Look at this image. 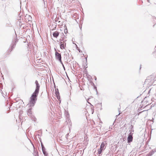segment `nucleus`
<instances>
[{"instance_id": "473e14b6", "label": "nucleus", "mask_w": 156, "mask_h": 156, "mask_svg": "<svg viewBox=\"0 0 156 156\" xmlns=\"http://www.w3.org/2000/svg\"><path fill=\"white\" fill-rule=\"evenodd\" d=\"M54 88H55V89H56L57 88H56V86L55 85H54Z\"/></svg>"}, {"instance_id": "c85d7f7f", "label": "nucleus", "mask_w": 156, "mask_h": 156, "mask_svg": "<svg viewBox=\"0 0 156 156\" xmlns=\"http://www.w3.org/2000/svg\"><path fill=\"white\" fill-rule=\"evenodd\" d=\"M68 54H64V55H65L66 56H67L68 55Z\"/></svg>"}, {"instance_id": "72a5a7b5", "label": "nucleus", "mask_w": 156, "mask_h": 156, "mask_svg": "<svg viewBox=\"0 0 156 156\" xmlns=\"http://www.w3.org/2000/svg\"><path fill=\"white\" fill-rule=\"evenodd\" d=\"M94 80H97V78H96V77H95V79H94Z\"/></svg>"}, {"instance_id": "7ed1b4c3", "label": "nucleus", "mask_w": 156, "mask_h": 156, "mask_svg": "<svg viewBox=\"0 0 156 156\" xmlns=\"http://www.w3.org/2000/svg\"><path fill=\"white\" fill-rule=\"evenodd\" d=\"M55 55L56 59L59 61H61V59H62L61 54L58 53L56 51L55 52Z\"/></svg>"}, {"instance_id": "2eb2a0df", "label": "nucleus", "mask_w": 156, "mask_h": 156, "mask_svg": "<svg viewBox=\"0 0 156 156\" xmlns=\"http://www.w3.org/2000/svg\"><path fill=\"white\" fill-rule=\"evenodd\" d=\"M12 50H13V49H12V48L10 47L8 49V50H7V51H8V52H9V53L11 52L12 51Z\"/></svg>"}, {"instance_id": "ddd939ff", "label": "nucleus", "mask_w": 156, "mask_h": 156, "mask_svg": "<svg viewBox=\"0 0 156 156\" xmlns=\"http://www.w3.org/2000/svg\"><path fill=\"white\" fill-rule=\"evenodd\" d=\"M55 94L56 95H59V93L58 91V89L57 88L56 89H55Z\"/></svg>"}, {"instance_id": "e433bc0d", "label": "nucleus", "mask_w": 156, "mask_h": 156, "mask_svg": "<svg viewBox=\"0 0 156 156\" xmlns=\"http://www.w3.org/2000/svg\"><path fill=\"white\" fill-rule=\"evenodd\" d=\"M140 113H141V112H140V113H139V114H138V115H139V114Z\"/></svg>"}, {"instance_id": "412c9836", "label": "nucleus", "mask_w": 156, "mask_h": 156, "mask_svg": "<svg viewBox=\"0 0 156 156\" xmlns=\"http://www.w3.org/2000/svg\"><path fill=\"white\" fill-rule=\"evenodd\" d=\"M133 126L132 125H131L129 127V128L130 129L131 128H133Z\"/></svg>"}, {"instance_id": "393cba45", "label": "nucleus", "mask_w": 156, "mask_h": 156, "mask_svg": "<svg viewBox=\"0 0 156 156\" xmlns=\"http://www.w3.org/2000/svg\"><path fill=\"white\" fill-rule=\"evenodd\" d=\"M35 156H39V155L38 154V153L37 152L36 153V154L35 155Z\"/></svg>"}, {"instance_id": "a211bd4d", "label": "nucleus", "mask_w": 156, "mask_h": 156, "mask_svg": "<svg viewBox=\"0 0 156 156\" xmlns=\"http://www.w3.org/2000/svg\"><path fill=\"white\" fill-rule=\"evenodd\" d=\"M36 136L37 137V138H38L40 140H41V138H40V135L39 134H37Z\"/></svg>"}, {"instance_id": "aec40b11", "label": "nucleus", "mask_w": 156, "mask_h": 156, "mask_svg": "<svg viewBox=\"0 0 156 156\" xmlns=\"http://www.w3.org/2000/svg\"><path fill=\"white\" fill-rule=\"evenodd\" d=\"M56 96H57V99H58V100H59L60 99V97L59 95H56Z\"/></svg>"}, {"instance_id": "a878e982", "label": "nucleus", "mask_w": 156, "mask_h": 156, "mask_svg": "<svg viewBox=\"0 0 156 156\" xmlns=\"http://www.w3.org/2000/svg\"><path fill=\"white\" fill-rule=\"evenodd\" d=\"M66 30H65L64 32L65 33H66L67 32V29H66Z\"/></svg>"}, {"instance_id": "c756f323", "label": "nucleus", "mask_w": 156, "mask_h": 156, "mask_svg": "<svg viewBox=\"0 0 156 156\" xmlns=\"http://www.w3.org/2000/svg\"><path fill=\"white\" fill-rule=\"evenodd\" d=\"M146 156H151L150 155H149L148 154H147V155H146Z\"/></svg>"}, {"instance_id": "0eeeda50", "label": "nucleus", "mask_w": 156, "mask_h": 156, "mask_svg": "<svg viewBox=\"0 0 156 156\" xmlns=\"http://www.w3.org/2000/svg\"><path fill=\"white\" fill-rule=\"evenodd\" d=\"M62 42H60L59 43L60 47L61 49H64L66 46V43L62 44Z\"/></svg>"}, {"instance_id": "20e7f679", "label": "nucleus", "mask_w": 156, "mask_h": 156, "mask_svg": "<svg viewBox=\"0 0 156 156\" xmlns=\"http://www.w3.org/2000/svg\"><path fill=\"white\" fill-rule=\"evenodd\" d=\"M18 41L17 39H16L14 42H13L11 45V48L12 49L15 47L16 43Z\"/></svg>"}, {"instance_id": "6ab92c4d", "label": "nucleus", "mask_w": 156, "mask_h": 156, "mask_svg": "<svg viewBox=\"0 0 156 156\" xmlns=\"http://www.w3.org/2000/svg\"><path fill=\"white\" fill-rule=\"evenodd\" d=\"M61 34V35L62 37H66L64 35V34L63 33H62Z\"/></svg>"}, {"instance_id": "1a4fd4ad", "label": "nucleus", "mask_w": 156, "mask_h": 156, "mask_svg": "<svg viewBox=\"0 0 156 156\" xmlns=\"http://www.w3.org/2000/svg\"><path fill=\"white\" fill-rule=\"evenodd\" d=\"M26 17L27 18H28V21H31L32 18L31 16L29 15H27Z\"/></svg>"}, {"instance_id": "58836bf2", "label": "nucleus", "mask_w": 156, "mask_h": 156, "mask_svg": "<svg viewBox=\"0 0 156 156\" xmlns=\"http://www.w3.org/2000/svg\"><path fill=\"white\" fill-rule=\"evenodd\" d=\"M141 66H140V69H141Z\"/></svg>"}, {"instance_id": "f8f14e48", "label": "nucleus", "mask_w": 156, "mask_h": 156, "mask_svg": "<svg viewBox=\"0 0 156 156\" xmlns=\"http://www.w3.org/2000/svg\"><path fill=\"white\" fill-rule=\"evenodd\" d=\"M65 37H61V38L59 39V41L62 42V41L65 42L66 41V40H65Z\"/></svg>"}, {"instance_id": "f257e3e1", "label": "nucleus", "mask_w": 156, "mask_h": 156, "mask_svg": "<svg viewBox=\"0 0 156 156\" xmlns=\"http://www.w3.org/2000/svg\"><path fill=\"white\" fill-rule=\"evenodd\" d=\"M35 83L36 85L35 90L30 98V103L27 104L30 107L34 106L35 105L39 91L40 85L38 81L36 80Z\"/></svg>"}, {"instance_id": "cd10ccee", "label": "nucleus", "mask_w": 156, "mask_h": 156, "mask_svg": "<svg viewBox=\"0 0 156 156\" xmlns=\"http://www.w3.org/2000/svg\"><path fill=\"white\" fill-rule=\"evenodd\" d=\"M62 66H63V68H64V69H65V66H64V65L63 64H62Z\"/></svg>"}, {"instance_id": "b1692460", "label": "nucleus", "mask_w": 156, "mask_h": 156, "mask_svg": "<svg viewBox=\"0 0 156 156\" xmlns=\"http://www.w3.org/2000/svg\"><path fill=\"white\" fill-rule=\"evenodd\" d=\"M90 99V98H89L87 99V102H88L89 104H91L88 101V100Z\"/></svg>"}, {"instance_id": "7c9ffc66", "label": "nucleus", "mask_w": 156, "mask_h": 156, "mask_svg": "<svg viewBox=\"0 0 156 156\" xmlns=\"http://www.w3.org/2000/svg\"><path fill=\"white\" fill-rule=\"evenodd\" d=\"M58 19H55V21H58Z\"/></svg>"}, {"instance_id": "f704fd0d", "label": "nucleus", "mask_w": 156, "mask_h": 156, "mask_svg": "<svg viewBox=\"0 0 156 156\" xmlns=\"http://www.w3.org/2000/svg\"><path fill=\"white\" fill-rule=\"evenodd\" d=\"M150 90L149 91L148 93H150Z\"/></svg>"}, {"instance_id": "6e6552de", "label": "nucleus", "mask_w": 156, "mask_h": 156, "mask_svg": "<svg viewBox=\"0 0 156 156\" xmlns=\"http://www.w3.org/2000/svg\"><path fill=\"white\" fill-rule=\"evenodd\" d=\"M155 152H156V147L155 148L152 150L151 151H150L148 153V154L149 155H150L151 156Z\"/></svg>"}, {"instance_id": "2f4dec72", "label": "nucleus", "mask_w": 156, "mask_h": 156, "mask_svg": "<svg viewBox=\"0 0 156 156\" xmlns=\"http://www.w3.org/2000/svg\"><path fill=\"white\" fill-rule=\"evenodd\" d=\"M65 43H66L65 42L62 41V44H65Z\"/></svg>"}, {"instance_id": "4468645a", "label": "nucleus", "mask_w": 156, "mask_h": 156, "mask_svg": "<svg viewBox=\"0 0 156 156\" xmlns=\"http://www.w3.org/2000/svg\"><path fill=\"white\" fill-rule=\"evenodd\" d=\"M40 141L41 143V148H42V150H44V149H45V148L44 147L43 144V143H42V141H41V140H40Z\"/></svg>"}, {"instance_id": "39448f33", "label": "nucleus", "mask_w": 156, "mask_h": 156, "mask_svg": "<svg viewBox=\"0 0 156 156\" xmlns=\"http://www.w3.org/2000/svg\"><path fill=\"white\" fill-rule=\"evenodd\" d=\"M32 108H30L27 111V114L29 116L32 117Z\"/></svg>"}, {"instance_id": "4be33fe9", "label": "nucleus", "mask_w": 156, "mask_h": 156, "mask_svg": "<svg viewBox=\"0 0 156 156\" xmlns=\"http://www.w3.org/2000/svg\"><path fill=\"white\" fill-rule=\"evenodd\" d=\"M93 84H94V89L96 90V91H97V87L94 85V83H93Z\"/></svg>"}, {"instance_id": "4c0bfd02", "label": "nucleus", "mask_w": 156, "mask_h": 156, "mask_svg": "<svg viewBox=\"0 0 156 156\" xmlns=\"http://www.w3.org/2000/svg\"><path fill=\"white\" fill-rule=\"evenodd\" d=\"M148 2H149V0H147Z\"/></svg>"}, {"instance_id": "f3484780", "label": "nucleus", "mask_w": 156, "mask_h": 156, "mask_svg": "<svg viewBox=\"0 0 156 156\" xmlns=\"http://www.w3.org/2000/svg\"><path fill=\"white\" fill-rule=\"evenodd\" d=\"M130 129L131 130L129 131L130 133H132V132H134V129L133 128H131Z\"/></svg>"}, {"instance_id": "c9c22d12", "label": "nucleus", "mask_w": 156, "mask_h": 156, "mask_svg": "<svg viewBox=\"0 0 156 156\" xmlns=\"http://www.w3.org/2000/svg\"><path fill=\"white\" fill-rule=\"evenodd\" d=\"M79 52H80V50L79 49Z\"/></svg>"}, {"instance_id": "5701e85b", "label": "nucleus", "mask_w": 156, "mask_h": 156, "mask_svg": "<svg viewBox=\"0 0 156 156\" xmlns=\"http://www.w3.org/2000/svg\"><path fill=\"white\" fill-rule=\"evenodd\" d=\"M87 57L85 58L86 59V63H87Z\"/></svg>"}, {"instance_id": "9d476101", "label": "nucleus", "mask_w": 156, "mask_h": 156, "mask_svg": "<svg viewBox=\"0 0 156 156\" xmlns=\"http://www.w3.org/2000/svg\"><path fill=\"white\" fill-rule=\"evenodd\" d=\"M105 145V143L104 142H102L100 146V149L103 150Z\"/></svg>"}, {"instance_id": "423d86ee", "label": "nucleus", "mask_w": 156, "mask_h": 156, "mask_svg": "<svg viewBox=\"0 0 156 156\" xmlns=\"http://www.w3.org/2000/svg\"><path fill=\"white\" fill-rule=\"evenodd\" d=\"M59 33L57 31H56L54 32L53 34L52 35L55 38H57L59 36Z\"/></svg>"}, {"instance_id": "bb28decb", "label": "nucleus", "mask_w": 156, "mask_h": 156, "mask_svg": "<svg viewBox=\"0 0 156 156\" xmlns=\"http://www.w3.org/2000/svg\"><path fill=\"white\" fill-rule=\"evenodd\" d=\"M59 61L60 62V63L62 64H62H63V63L62 61V59H61V61Z\"/></svg>"}, {"instance_id": "f03ea898", "label": "nucleus", "mask_w": 156, "mask_h": 156, "mask_svg": "<svg viewBox=\"0 0 156 156\" xmlns=\"http://www.w3.org/2000/svg\"><path fill=\"white\" fill-rule=\"evenodd\" d=\"M133 133H129L128 136L127 138V143H130L133 141Z\"/></svg>"}, {"instance_id": "dca6fc26", "label": "nucleus", "mask_w": 156, "mask_h": 156, "mask_svg": "<svg viewBox=\"0 0 156 156\" xmlns=\"http://www.w3.org/2000/svg\"><path fill=\"white\" fill-rule=\"evenodd\" d=\"M103 150L100 148L98 150V153L99 154H100L101 153L102 151Z\"/></svg>"}, {"instance_id": "9b49d317", "label": "nucleus", "mask_w": 156, "mask_h": 156, "mask_svg": "<svg viewBox=\"0 0 156 156\" xmlns=\"http://www.w3.org/2000/svg\"><path fill=\"white\" fill-rule=\"evenodd\" d=\"M42 151L44 156H47L48 155V153L46 151L45 148L44 150H42Z\"/></svg>"}]
</instances>
